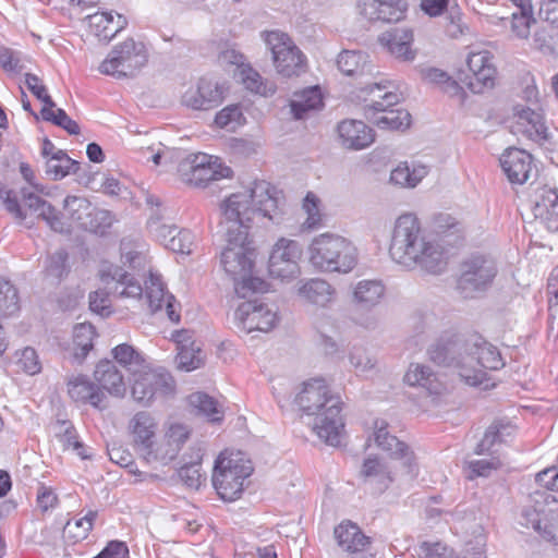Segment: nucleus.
Returning a JSON list of instances; mask_svg holds the SVG:
<instances>
[{
	"instance_id": "46",
	"label": "nucleus",
	"mask_w": 558,
	"mask_h": 558,
	"mask_svg": "<svg viewBox=\"0 0 558 558\" xmlns=\"http://www.w3.org/2000/svg\"><path fill=\"white\" fill-rule=\"evenodd\" d=\"M184 340H178L179 352L175 357L178 367L185 372L194 371L204 364L205 354L194 342L191 345L184 343Z\"/></svg>"
},
{
	"instance_id": "14",
	"label": "nucleus",
	"mask_w": 558,
	"mask_h": 558,
	"mask_svg": "<svg viewBox=\"0 0 558 558\" xmlns=\"http://www.w3.org/2000/svg\"><path fill=\"white\" fill-rule=\"evenodd\" d=\"M494 59L495 57L489 50H471L466 59L470 75L460 77V81L474 94L493 88L497 75Z\"/></svg>"
},
{
	"instance_id": "6",
	"label": "nucleus",
	"mask_w": 558,
	"mask_h": 558,
	"mask_svg": "<svg viewBox=\"0 0 558 558\" xmlns=\"http://www.w3.org/2000/svg\"><path fill=\"white\" fill-rule=\"evenodd\" d=\"M381 83L367 84L361 92L372 95L375 92H383L373 98H364L366 102L363 112L366 119L383 130H405L411 124V114L403 109H390L400 101V96L386 90Z\"/></svg>"
},
{
	"instance_id": "13",
	"label": "nucleus",
	"mask_w": 558,
	"mask_h": 558,
	"mask_svg": "<svg viewBox=\"0 0 558 558\" xmlns=\"http://www.w3.org/2000/svg\"><path fill=\"white\" fill-rule=\"evenodd\" d=\"M134 375L131 392L135 401L148 404L156 396H168L174 391V379L163 368L137 369Z\"/></svg>"
},
{
	"instance_id": "49",
	"label": "nucleus",
	"mask_w": 558,
	"mask_h": 558,
	"mask_svg": "<svg viewBox=\"0 0 558 558\" xmlns=\"http://www.w3.org/2000/svg\"><path fill=\"white\" fill-rule=\"evenodd\" d=\"M121 262L136 274L150 275V259L144 252L137 251L134 246H121Z\"/></svg>"
},
{
	"instance_id": "21",
	"label": "nucleus",
	"mask_w": 558,
	"mask_h": 558,
	"mask_svg": "<svg viewBox=\"0 0 558 558\" xmlns=\"http://www.w3.org/2000/svg\"><path fill=\"white\" fill-rule=\"evenodd\" d=\"M299 246H274L268 259V271L274 278L290 279L300 272Z\"/></svg>"
},
{
	"instance_id": "24",
	"label": "nucleus",
	"mask_w": 558,
	"mask_h": 558,
	"mask_svg": "<svg viewBox=\"0 0 558 558\" xmlns=\"http://www.w3.org/2000/svg\"><path fill=\"white\" fill-rule=\"evenodd\" d=\"M535 219H538L549 231L558 230V194L555 189L543 186L535 193L532 207Z\"/></svg>"
},
{
	"instance_id": "63",
	"label": "nucleus",
	"mask_w": 558,
	"mask_h": 558,
	"mask_svg": "<svg viewBox=\"0 0 558 558\" xmlns=\"http://www.w3.org/2000/svg\"><path fill=\"white\" fill-rule=\"evenodd\" d=\"M403 16L401 0H380V8L376 21L393 22Z\"/></svg>"
},
{
	"instance_id": "29",
	"label": "nucleus",
	"mask_w": 558,
	"mask_h": 558,
	"mask_svg": "<svg viewBox=\"0 0 558 558\" xmlns=\"http://www.w3.org/2000/svg\"><path fill=\"white\" fill-rule=\"evenodd\" d=\"M430 244L424 242L421 222L415 214L405 213L399 216L395 222L392 244Z\"/></svg>"
},
{
	"instance_id": "2",
	"label": "nucleus",
	"mask_w": 558,
	"mask_h": 558,
	"mask_svg": "<svg viewBox=\"0 0 558 558\" xmlns=\"http://www.w3.org/2000/svg\"><path fill=\"white\" fill-rule=\"evenodd\" d=\"M278 191L269 182L255 181L252 186L231 194L221 204L226 221L221 223L228 244H251L252 225L262 219L274 220L278 214Z\"/></svg>"
},
{
	"instance_id": "31",
	"label": "nucleus",
	"mask_w": 558,
	"mask_h": 558,
	"mask_svg": "<svg viewBox=\"0 0 558 558\" xmlns=\"http://www.w3.org/2000/svg\"><path fill=\"white\" fill-rule=\"evenodd\" d=\"M514 11L510 19L502 17V22H509L512 35L519 39H526L531 33V26L536 22L533 16L531 0H511Z\"/></svg>"
},
{
	"instance_id": "28",
	"label": "nucleus",
	"mask_w": 558,
	"mask_h": 558,
	"mask_svg": "<svg viewBox=\"0 0 558 558\" xmlns=\"http://www.w3.org/2000/svg\"><path fill=\"white\" fill-rule=\"evenodd\" d=\"M94 378L102 391L106 390L116 397L124 396L126 387L123 375L112 361L102 360L98 362L94 372Z\"/></svg>"
},
{
	"instance_id": "55",
	"label": "nucleus",
	"mask_w": 558,
	"mask_h": 558,
	"mask_svg": "<svg viewBox=\"0 0 558 558\" xmlns=\"http://www.w3.org/2000/svg\"><path fill=\"white\" fill-rule=\"evenodd\" d=\"M420 246H388L391 259L399 266L411 269L418 266Z\"/></svg>"
},
{
	"instance_id": "44",
	"label": "nucleus",
	"mask_w": 558,
	"mask_h": 558,
	"mask_svg": "<svg viewBox=\"0 0 558 558\" xmlns=\"http://www.w3.org/2000/svg\"><path fill=\"white\" fill-rule=\"evenodd\" d=\"M189 403L197 410L199 414L205 415L209 422L219 423L223 420V411L218 401L205 392H194L189 396Z\"/></svg>"
},
{
	"instance_id": "33",
	"label": "nucleus",
	"mask_w": 558,
	"mask_h": 558,
	"mask_svg": "<svg viewBox=\"0 0 558 558\" xmlns=\"http://www.w3.org/2000/svg\"><path fill=\"white\" fill-rule=\"evenodd\" d=\"M517 117V133L521 132L536 142L547 138V128L541 111L526 107L518 111Z\"/></svg>"
},
{
	"instance_id": "3",
	"label": "nucleus",
	"mask_w": 558,
	"mask_h": 558,
	"mask_svg": "<svg viewBox=\"0 0 558 558\" xmlns=\"http://www.w3.org/2000/svg\"><path fill=\"white\" fill-rule=\"evenodd\" d=\"M295 403L300 410L314 416L313 429L317 436L330 446H339L344 422L340 415L342 401L332 395L324 379L315 378L304 383L296 395Z\"/></svg>"
},
{
	"instance_id": "56",
	"label": "nucleus",
	"mask_w": 558,
	"mask_h": 558,
	"mask_svg": "<svg viewBox=\"0 0 558 558\" xmlns=\"http://www.w3.org/2000/svg\"><path fill=\"white\" fill-rule=\"evenodd\" d=\"M68 252L59 247L54 253L50 254L46 260L45 270L48 276L61 280L69 274Z\"/></svg>"
},
{
	"instance_id": "61",
	"label": "nucleus",
	"mask_w": 558,
	"mask_h": 558,
	"mask_svg": "<svg viewBox=\"0 0 558 558\" xmlns=\"http://www.w3.org/2000/svg\"><path fill=\"white\" fill-rule=\"evenodd\" d=\"M349 360L359 374H366L376 365V361L362 347H353L350 351Z\"/></svg>"
},
{
	"instance_id": "60",
	"label": "nucleus",
	"mask_w": 558,
	"mask_h": 558,
	"mask_svg": "<svg viewBox=\"0 0 558 558\" xmlns=\"http://www.w3.org/2000/svg\"><path fill=\"white\" fill-rule=\"evenodd\" d=\"M17 367L27 375H36L41 371V363L33 348L23 349L16 361Z\"/></svg>"
},
{
	"instance_id": "51",
	"label": "nucleus",
	"mask_w": 558,
	"mask_h": 558,
	"mask_svg": "<svg viewBox=\"0 0 558 558\" xmlns=\"http://www.w3.org/2000/svg\"><path fill=\"white\" fill-rule=\"evenodd\" d=\"M145 284L146 298L151 312L161 310L167 300V295L169 294L166 292V287L161 281L160 276L150 272V276Z\"/></svg>"
},
{
	"instance_id": "38",
	"label": "nucleus",
	"mask_w": 558,
	"mask_h": 558,
	"mask_svg": "<svg viewBox=\"0 0 558 558\" xmlns=\"http://www.w3.org/2000/svg\"><path fill=\"white\" fill-rule=\"evenodd\" d=\"M338 69L348 76H362L371 73L368 54L362 51L344 50L337 59Z\"/></svg>"
},
{
	"instance_id": "18",
	"label": "nucleus",
	"mask_w": 558,
	"mask_h": 558,
	"mask_svg": "<svg viewBox=\"0 0 558 558\" xmlns=\"http://www.w3.org/2000/svg\"><path fill=\"white\" fill-rule=\"evenodd\" d=\"M99 276L106 286L114 284L112 293L119 298L140 299L143 294L141 283L118 265L104 263L99 270Z\"/></svg>"
},
{
	"instance_id": "12",
	"label": "nucleus",
	"mask_w": 558,
	"mask_h": 558,
	"mask_svg": "<svg viewBox=\"0 0 558 558\" xmlns=\"http://www.w3.org/2000/svg\"><path fill=\"white\" fill-rule=\"evenodd\" d=\"M182 182L194 186H206L213 181L230 178L232 170L218 157L198 153L187 156L178 167Z\"/></svg>"
},
{
	"instance_id": "19",
	"label": "nucleus",
	"mask_w": 558,
	"mask_h": 558,
	"mask_svg": "<svg viewBox=\"0 0 558 558\" xmlns=\"http://www.w3.org/2000/svg\"><path fill=\"white\" fill-rule=\"evenodd\" d=\"M296 296L304 304L326 308L335 302L337 291L328 281L311 278L299 281Z\"/></svg>"
},
{
	"instance_id": "22",
	"label": "nucleus",
	"mask_w": 558,
	"mask_h": 558,
	"mask_svg": "<svg viewBox=\"0 0 558 558\" xmlns=\"http://www.w3.org/2000/svg\"><path fill=\"white\" fill-rule=\"evenodd\" d=\"M501 168L513 184H523L532 172V156L523 149L509 148L500 157Z\"/></svg>"
},
{
	"instance_id": "37",
	"label": "nucleus",
	"mask_w": 558,
	"mask_h": 558,
	"mask_svg": "<svg viewBox=\"0 0 558 558\" xmlns=\"http://www.w3.org/2000/svg\"><path fill=\"white\" fill-rule=\"evenodd\" d=\"M404 381L410 386H418L426 389L432 395H438L441 391V384L436 374L427 365L413 363L404 375Z\"/></svg>"
},
{
	"instance_id": "34",
	"label": "nucleus",
	"mask_w": 558,
	"mask_h": 558,
	"mask_svg": "<svg viewBox=\"0 0 558 558\" xmlns=\"http://www.w3.org/2000/svg\"><path fill=\"white\" fill-rule=\"evenodd\" d=\"M151 240L159 244H193L196 236L186 229H179L177 226L161 225L157 221L149 223Z\"/></svg>"
},
{
	"instance_id": "23",
	"label": "nucleus",
	"mask_w": 558,
	"mask_h": 558,
	"mask_svg": "<svg viewBox=\"0 0 558 558\" xmlns=\"http://www.w3.org/2000/svg\"><path fill=\"white\" fill-rule=\"evenodd\" d=\"M66 386L68 393L74 402L90 404L96 409L104 408L101 403L106 398L105 392L86 375H72L68 378Z\"/></svg>"
},
{
	"instance_id": "47",
	"label": "nucleus",
	"mask_w": 558,
	"mask_h": 558,
	"mask_svg": "<svg viewBox=\"0 0 558 558\" xmlns=\"http://www.w3.org/2000/svg\"><path fill=\"white\" fill-rule=\"evenodd\" d=\"M95 329L90 324H80L73 330V357L82 363L88 352L93 349Z\"/></svg>"
},
{
	"instance_id": "64",
	"label": "nucleus",
	"mask_w": 558,
	"mask_h": 558,
	"mask_svg": "<svg viewBox=\"0 0 558 558\" xmlns=\"http://www.w3.org/2000/svg\"><path fill=\"white\" fill-rule=\"evenodd\" d=\"M178 476L187 487L198 489L203 478L201 464L195 462L184 464L178 470Z\"/></svg>"
},
{
	"instance_id": "54",
	"label": "nucleus",
	"mask_w": 558,
	"mask_h": 558,
	"mask_svg": "<svg viewBox=\"0 0 558 558\" xmlns=\"http://www.w3.org/2000/svg\"><path fill=\"white\" fill-rule=\"evenodd\" d=\"M461 227L449 214H435L429 222V232L437 236H446L460 232Z\"/></svg>"
},
{
	"instance_id": "41",
	"label": "nucleus",
	"mask_w": 558,
	"mask_h": 558,
	"mask_svg": "<svg viewBox=\"0 0 558 558\" xmlns=\"http://www.w3.org/2000/svg\"><path fill=\"white\" fill-rule=\"evenodd\" d=\"M361 475L365 482L375 483L379 493L385 492L392 482L389 469L377 458H368L364 461Z\"/></svg>"
},
{
	"instance_id": "11",
	"label": "nucleus",
	"mask_w": 558,
	"mask_h": 558,
	"mask_svg": "<svg viewBox=\"0 0 558 558\" xmlns=\"http://www.w3.org/2000/svg\"><path fill=\"white\" fill-rule=\"evenodd\" d=\"M253 466L241 459L220 456L214 468L213 485L218 495L227 501L240 498L244 481L252 474Z\"/></svg>"
},
{
	"instance_id": "4",
	"label": "nucleus",
	"mask_w": 558,
	"mask_h": 558,
	"mask_svg": "<svg viewBox=\"0 0 558 558\" xmlns=\"http://www.w3.org/2000/svg\"><path fill=\"white\" fill-rule=\"evenodd\" d=\"M481 336L445 333L427 351L430 361L439 366L458 369L461 379L469 386L483 384L486 373L474 368V347L481 343Z\"/></svg>"
},
{
	"instance_id": "48",
	"label": "nucleus",
	"mask_w": 558,
	"mask_h": 558,
	"mask_svg": "<svg viewBox=\"0 0 558 558\" xmlns=\"http://www.w3.org/2000/svg\"><path fill=\"white\" fill-rule=\"evenodd\" d=\"M239 77L244 84L245 88L253 93L259 94L262 96H269L274 95L276 92L275 84L265 82L260 74L248 64L241 68L239 71Z\"/></svg>"
},
{
	"instance_id": "45",
	"label": "nucleus",
	"mask_w": 558,
	"mask_h": 558,
	"mask_svg": "<svg viewBox=\"0 0 558 558\" xmlns=\"http://www.w3.org/2000/svg\"><path fill=\"white\" fill-rule=\"evenodd\" d=\"M426 174L425 166H416L411 169L408 162H401L391 171L390 182L402 187H414Z\"/></svg>"
},
{
	"instance_id": "50",
	"label": "nucleus",
	"mask_w": 558,
	"mask_h": 558,
	"mask_svg": "<svg viewBox=\"0 0 558 558\" xmlns=\"http://www.w3.org/2000/svg\"><path fill=\"white\" fill-rule=\"evenodd\" d=\"M20 311L17 289L9 280H0V316L8 317Z\"/></svg>"
},
{
	"instance_id": "39",
	"label": "nucleus",
	"mask_w": 558,
	"mask_h": 558,
	"mask_svg": "<svg viewBox=\"0 0 558 558\" xmlns=\"http://www.w3.org/2000/svg\"><path fill=\"white\" fill-rule=\"evenodd\" d=\"M513 432L510 423L495 422L485 432L484 437L475 448L476 454H495L497 452L494 447L506 441Z\"/></svg>"
},
{
	"instance_id": "7",
	"label": "nucleus",
	"mask_w": 558,
	"mask_h": 558,
	"mask_svg": "<svg viewBox=\"0 0 558 558\" xmlns=\"http://www.w3.org/2000/svg\"><path fill=\"white\" fill-rule=\"evenodd\" d=\"M497 274V262L492 255L471 254L460 264L456 291L463 299H475L492 287Z\"/></svg>"
},
{
	"instance_id": "26",
	"label": "nucleus",
	"mask_w": 558,
	"mask_h": 558,
	"mask_svg": "<svg viewBox=\"0 0 558 558\" xmlns=\"http://www.w3.org/2000/svg\"><path fill=\"white\" fill-rule=\"evenodd\" d=\"M341 144L354 150L363 149L374 142L373 130L360 120H344L338 124Z\"/></svg>"
},
{
	"instance_id": "1",
	"label": "nucleus",
	"mask_w": 558,
	"mask_h": 558,
	"mask_svg": "<svg viewBox=\"0 0 558 558\" xmlns=\"http://www.w3.org/2000/svg\"><path fill=\"white\" fill-rule=\"evenodd\" d=\"M0 199L5 209L19 221L36 215L53 232L71 234L73 227L104 234L113 225L116 217L107 209L95 207L85 196L68 195L63 201L66 220L49 202L32 192L28 187L19 191L0 186Z\"/></svg>"
},
{
	"instance_id": "9",
	"label": "nucleus",
	"mask_w": 558,
	"mask_h": 558,
	"mask_svg": "<svg viewBox=\"0 0 558 558\" xmlns=\"http://www.w3.org/2000/svg\"><path fill=\"white\" fill-rule=\"evenodd\" d=\"M262 38L270 50L272 63L283 77L299 76L305 69V56L288 34L280 31H265Z\"/></svg>"
},
{
	"instance_id": "42",
	"label": "nucleus",
	"mask_w": 558,
	"mask_h": 558,
	"mask_svg": "<svg viewBox=\"0 0 558 558\" xmlns=\"http://www.w3.org/2000/svg\"><path fill=\"white\" fill-rule=\"evenodd\" d=\"M481 343L474 347V368L482 366L483 368L497 371L505 366L498 349L481 337Z\"/></svg>"
},
{
	"instance_id": "20",
	"label": "nucleus",
	"mask_w": 558,
	"mask_h": 558,
	"mask_svg": "<svg viewBox=\"0 0 558 558\" xmlns=\"http://www.w3.org/2000/svg\"><path fill=\"white\" fill-rule=\"evenodd\" d=\"M387 423L385 421L375 422V442L376 445L387 451L392 458L402 460V464L407 473L413 476L415 474V466L413 464L414 456L409 446L399 440L396 436L390 435L387 430Z\"/></svg>"
},
{
	"instance_id": "58",
	"label": "nucleus",
	"mask_w": 558,
	"mask_h": 558,
	"mask_svg": "<svg viewBox=\"0 0 558 558\" xmlns=\"http://www.w3.org/2000/svg\"><path fill=\"white\" fill-rule=\"evenodd\" d=\"M244 117L241 108L238 105L227 106L221 109L215 118V123L220 129H227L228 131H234L236 128L242 125Z\"/></svg>"
},
{
	"instance_id": "30",
	"label": "nucleus",
	"mask_w": 558,
	"mask_h": 558,
	"mask_svg": "<svg viewBox=\"0 0 558 558\" xmlns=\"http://www.w3.org/2000/svg\"><path fill=\"white\" fill-rule=\"evenodd\" d=\"M335 537L338 545L351 554L361 553L371 544V538L351 521L340 523L335 529Z\"/></svg>"
},
{
	"instance_id": "27",
	"label": "nucleus",
	"mask_w": 558,
	"mask_h": 558,
	"mask_svg": "<svg viewBox=\"0 0 558 558\" xmlns=\"http://www.w3.org/2000/svg\"><path fill=\"white\" fill-rule=\"evenodd\" d=\"M88 27L92 35L100 41L111 40L128 24L126 19L121 14L111 12H97L87 16Z\"/></svg>"
},
{
	"instance_id": "40",
	"label": "nucleus",
	"mask_w": 558,
	"mask_h": 558,
	"mask_svg": "<svg viewBox=\"0 0 558 558\" xmlns=\"http://www.w3.org/2000/svg\"><path fill=\"white\" fill-rule=\"evenodd\" d=\"M418 250V267L430 274H440L446 269L448 254L444 246H421Z\"/></svg>"
},
{
	"instance_id": "57",
	"label": "nucleus",
	"mask_w": 558,
	"mask_h": 558,
	"mask_svg": "<svg viewBox=\"0 0 558 558\" xmlns=\"http://www.w3.org/2000/svg\"><path fill=\"white\" fill-rule=\"evenodd\" d=\"M97 515L98 512L96 510H89L84 517L76 520L73 525L71 521H68L64 526V532L72 534L74 542L83 541L87 538L89 532L93 530L94 521Z\"/></svg>"
},
{
	"instance_id": "43",
	"label": "nucleus",
	"mask_w": 558,
	"mask_h": 558,
	"mask_svg": "<svg viewBox=\"0 0 558 558\" xmlns=\"http://www.w3.org/2000/svg\"><path fill=\"white\" fill-rule=\"evenodd\" d=\"M80 169V163L65 151L57 153V156L50 157L46 160L45 173L54 181L61 180L70 173H76Z\"/></svg>"
},
{
	"instance_id": "17",
	"label": "nucleus",
	"mask_w": 558,
	"mask_h": 558,
	"mask_svg": "<svg viewBox=\"0 0 558 558\" xmlns=\"http://www.w3.org/2000/svg\"><path fill=\"white\" fill-rule=\"evenodd\" d=\"M239 327L247 333L253 330L269 331L277 322V314L257 299L241 303L234 312Z\"/></svg>"
},
{
	"instance_id": "10",
	"label": "nucleus",
	"mask_w": 558,
	"mask_h": 558,
	"mask_svg": "<svg viewBox=\"0 0 558 558\" xmlns=\"http://www.w3.org/2000/svg\"><path fill=\"white\" fill-rule=\"evenodd\" d=\"M146 62L147 53L144 45L129 38L112 48L100 63L99 72L116 78L133 77Z\"/></svg>"
},
{
	"instance_id": "16",
	"label": "nucleus",
	"mask_w": 558,
	"mask_h": 558,
	"mask_svg": "<svg viewBox=\"0 0 558 558\" xmlns=\"http://www.w3.org/2000/svg\"><path fill=\"white\" fill-rule=\"evenodd\" d=\"M225 98V87L219 82L202 77L182 95V104L193 110H210L218 107Z\"/></svg>"
},
{
	"instance_id": "8",
	"label": "nucleus",
	"mask_w": 558,
	"mask_h": 558,
	"mask_svg": "<svg viewBox=\"0 0 558 558\" xmlns=\"http://www.w3.org/2000/svg\"><path fill=\"white\" fill-rule=\"evenodd\" d=\"M521 524L534 529L548 542L555 541L554 523L558 522V499L549 492L530 494V505L521 513Z\"/></svg>"
},
{
	"instance_id": "62",
	"label": "nucleus",
	"mask_w": 558,
	"mask_h": 558,
	"mask_svg": "<svg viewBox=\"0 0 558 558\" xmlns=\"http://www.w3.org/2000/svg\"><path fill=\"white\" fill-rule=\"evenodd\" d=\"M60 430L57 433V438L62 444L63 449H83V444L77 439V434L74 426L69 421H58Z\"/></svg>"
},
{
	"instance_id": "36",
	"label": "nucleus",
	"mask_w": 558,
	"mask_h": 558,
	"mask_svg": "<svg viewBox=\"0 0 558 558\" xmlns=\"http://www.w3.org/2000/svg\"><path fill=\"white\" fill-rule=\"evenodd\" d=\"M385 294V286L380 280H361L353 290V302L362 308L376 306Z\"/></svg>"
},
{
	"instance_id": "35",
	"label": "nucleus",
	"mask_w": 558,
	"mask_h": 558,
	"mask_svg": "<svg viewBox=\"0 0 558 558\" xmlns=\"http://www.w3.org/2000/svg\"><path fill=\"white\" fill-rule=\"evenodd\" d=\"M323 105V96L317 86L294 93L290 101L291 112L295 119H304L307 112L318 110Z\"/></svg>"
},
{
	"instance_id": "53",
	"label": "nucleus",
	"mask_w": 558,
	"mask_h": 558,
	"mask_svg": "<svg viewBox=\"0 0 558 558\" xmlns=\"http://www.w3.org/2000/svg\"><path fill=\"white\" fill-rule=\"evenodd\" d=\"M54 107H43L40 114L45 121L52 122L53 124L62 128L71 135L80 133V125L76 121L72 120L63 109H53Z\"/></svg>"
},
{
	"instance_id": "15",
	"label": "nucleus",
	"mask_w": 558,
	"mask_h": 558,
	"mask_svg": "<svg viewBox=\"0 0 558 558\" xmlns=\"http://www.w3.org/2000/svg\"><path fill=\"white\" fill-rule=\"evenodd\" d=\"M308 246L311 264L322 271L349 272L357 263L356 246Z\"/></svg>"
},
{
	"instance_id": "52",
	"label": "nucleus",
	"mask_w": 558,
	"mask_h": 558,
	"mask_svg": "<svg viewBox=\"0 0 558 558\" xmlns=\"http://www.w3.org/2000/svg\"><path fill=\"white\" fill-rule=\"evenodd\" d=\"M114 360L126 371L136 374L137 369L143 368V360L132 345L122 343L112 350Z\"/></svg>"
},
{
	"instance_id": "5",
	"label": "nucleus",
	"mask_w": 558,
	"mask_h": 558,
	"mask_svg": "<svg viewBox=\"0 0 558 558\" xmlns=\"http://www.w3.org/2000/svg\"><path fill=\"white\" fill-rule=\"evenodd\" d=\"M255 259L254 246H226L220 254L221 266L233 278L234 291L241 299L268 291V283L265 280L252 276Z\"/></svg>"
},
{
	"instance_id": "59",
	"label": "nucleus",
	"mask_w": 558,
	"mask_h": 558,
	"mask_svg": "<svg viewBox=\"0 0 558 558\" xmlns=\"http://www.w3.org/2000/svg\"><path fill=\"white\" fill-rule=\"evenodd\" d=\"M179 451L180 449L178 445H172L167 439H165L156 447L154 442L143 457L147 462L160 461L162 463H168L178 456Z\"/></svg>"
},
{
	"instance_id": "32",
	"label": "nucleus",
	"mask_w": 558,
	"mask_h": 558,
	"mask_svg": "<svg viewBox=\"0 0 558 558\" xmlns=\"http://www.w3.org/2000/svg\"><path fill=\"white\" fill-rule=\"evenodd\" d=\"M129 427L133 435L135 445L142 456H144L154 444L157 425L153 416L145 411L137 412L131 420Z\"/></svg>"
},
{
	"instance_id": "25",
	"label": "nucleus",
	"mask_w": 558,
	"mask_h": 558,
	"mask_svg": "<svg viewBox=\"0 0 558 558\" xmlns=\"http://www.w3.org/2000/svg\"><path fill=\"white\" fill-rule=\"evenodd\" d=\"M378 41L401 61H413L415 58V51L411 49L413 32L410 28H390L378 37Z\"/></svg>"
}]
</instances>
